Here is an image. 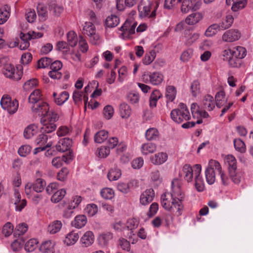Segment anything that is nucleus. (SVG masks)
<instances>
[{
	"label": "nucleus",
	"mask_w": 253,
	"mask_h": 253,
	"mask_svg": "<svg viewBox=\"0 0 253 253\" xmlns=\"http://www.w3.org/2000/svg\"><path fill=\"white\" fill-rule=\"evenodd\" d=\"M181 181L174 179L171 182V192L163 193L161 197L162 206L166 210L175 212L177 216L180 215L183 210L182 201L184 197L181 189Z\"/></svg>",
	"instance_id": "f257e3e1"
},
{
	"label": "nucleus",
	"mask_w": 253,
	"mask_h": 253,
	"mask_svg": "<svg viewBox=\"0 0 253 253\" xmlns=\"http://www.w3.org/2000/svg\"><path fill=\"white\" fill-rule=\"evenodd\" d=\"M246 49L241 46H237L232 48L224 49L221 54L223 60L227 61L231 67H239L241 64V59L246 56Z\"/></svg>",
	"instance_id": "f03ea898"
},
{
	"label": "nucleus",
	"mask_w": 253,
	"mask_h": 253,
	"mask_svg": "<svg viewBox=\"0 0 253 253\" xmlns=\"http://www.w3.org/2000/svg\"><path fill=\"white\" fill-rule=\"evenodd\" d=\"M58 119V114L53 110H49L41 118L42 130L46 133L52 132L56 128L55 123Z\"/></svg>",
	"instance_id": "7ed1b4c3"
},
{
	"label": "nucleus",
	"mask_w": 253,
	"mask_h": 253,
	"mask_svg": "<svg viewBox=\"0 0 253 253\" xmlns=\"http://www.w3.org/2000/svg\"><path fill=\"white\" fill-rule=\"evenodd\" d=\"M0 67L2 68L3 75L10 79L19 80L21 79L22 72L16 69L13 65L9 62L7 56H3L0 58Z\"/></svg>",
	"instance_id": "20e7f679"
},
{
	"label": "nucleus",
	"mask_w": 253,
	"mask_h": 253,
	"mask_svg": "<svg viewBox=\"0 0 253 253\" xmlns=\"http://www.w3.org/2000/svg\"><path fill=\"white\" fill-rule=\"evenodd\" d=\"M172 120L175 122L180 124L187 121L191 118L190 112L186 105L180 103L177 109H173L170 113Z\"/></svg>",
	"instance_id": "39448f33"
},
{
	"label": "nucleus",
	"mask_w": 253,
	"mask_h": 253,
	"mask_svg": "<svg viewBox=\"0 0 253 253\" xmlns=\"http://www.w3.org/2000/svg\"><path fill=\"white\" fill-rule=\"evenodd\" d=\"M225 164L228 165V171L232 180L236 184H238L241 177L237 171V160L232 155H228L225 158Z\"/></svg>",
	"instance_id": "423d86ee"
},
{
	"label": "nucleus",
	"mask_w": 253,
	"mask_h": 253,
	"mask_svg": "<svg viewBox=\"0 0 253 253\" xmlns=\"http://www.w3.org/2000/svg\"><path fill=\"white\" fill-rule=\"evenodd\" d=\"M142 81L153 85H160L164 80V75L159 71L145 72L142 76Z\"/></svg>",
	"instance_id": "0eeeda50"
},
{
	"label": "nucleus",
	"mask_w": 253,
	"mask_h": 253,
	"mask_svg": "<svg viewBox=\"0 0 253 253\" xmlns=\"http://www.w3.org/2000/svg\"><path fill=\"white\" fill-rule=\"evenodd\" d=\"M82 33L89 38L92 44H97L99 42L100 37L96 33L95 27L92 22H85L84 23Z\"/></svg>",
	"instance_id": "6e6552de"
},
{
	"label": "nucleus",
	"mask_w": 253,
	"mask_h": 253,
	"mask_svg": "<svg viewBox=\"0 0 253 253\" xmlns=\"http://www.w3.org/2000/svg\"><path fill=\"white\" fill-rule=\"evenodd\" d=\"M137 23L132 19H127L121 27V37L123 39H131L135 34Z\"/></svg>",
	"instance_id": "1a4fd4ad"
},
{
	"label": "nucleus",
	"mask_w": 253,
	"mask_h": 253,
	"mask_svg": "<svg viewBox=\"0 0 253 253\" xmlns=\"http://www.w3.org/2000/svg\"><path fill=\"white\" fill-rule=\"evenodd\" d=\"M1 107L10 114L16 113L18 108V102L15 99H12L8 95H3L0 100Z\"/></svg>",
	"instance_id": "9d476101"
},
{
	"label": "nucleus",
	"mask_w": 253,
	"mask_h": 253,
	"mask_svg": "<svg viewBox=\"0 0 253 253\" xmlns=\"http://www.w3.org/2000/svg\"><path fill=\"white\" fill-rule=\"evenodd\" d=\"M156 9L149 2H141L138 6L139 16L141 18H153L155 16Z\"/></svg>",
	"instance_id": "9b49d317"
},
{
	"label": "nucleus",
	"mask_w": 253,
	"mask_h": 253,
	"mask_svg": "<svg viewBox=\"0 0 253 253\" xmlns=\"http://www.w3.org/2000/svg\"><path fill=\"white\" fill-rule=\"evenodd\" d=\"M200 0H183L182 2L181 11L183 13H188L190 10L196 11L201 6Z\"/></svg>",
	"instance_id": "f8f14e48"
},
{
	"label": "nucleus",
	"mask_w": 253,
	"mask_h": 253,
	"mask_svg": "<svg viewBox=\"0 0 253 253\" xmlns=\"http://www.w3.org/2000/svg\"><path fill=\"white\" fill-rule=\"evenodd\" d=\"M201 165L200 164L195 165V186L199 192H202L205 189V183L201 175Z\"/></svg>",
	"instance_id": "ddd939ff"
},
{
	"label": "nucleus",
	"mask_w": 253,
	"mask_h": 253,
	"mask_svg": "<svg viewBox=\"0 0 253 253\" xmlns=\"http://www.w3.org/2000/svg\"><path fill=\"white\" fill-rule=\"evenodd\" d=\"M241 37V33L238 30L231 29L224 33L222 40L226 42H232L239 40Z\"/></svg>",
	"instance_id": "4468645a"
},
{
	"label": "nucleus",
	"mask_w": 253,
	"mask_h": 253,
	"mask_svg": "<svg viewBox=\"0 0 253 253\" xmlns=\"http://www.w3.org/2000/svg\"><path fill=\"white\" fill-rule=\"evenodd\" d=\"M180 175L188 183L193 182V176H195V165L192 167L189 164H185L182 167Z\"/></svg>",
	"instance_id": "2eb2a0df"
},
{
	"label": "nucleus",
	"mask_w": 253,
	"mask_h": 253,
	"mask_svg": "<svg viewBox=\"0 0 253 253\" xmlns=\"http://www.w3.org/2000/svg\"><path fill=\"white\" fill-rule=\"evenodd\" d=\"M73 153L69 152L68 154L63 155L62 157H56L54 158L52 160V165L55 168H59L64 163L69 164L73 160Z\"/></svg>",
	"instance_id": "dca6fc26"
},
{
	"label": "nucleus",
	"mask_w": 253,
	"mask_h": 253,
	"mask_svg": "<svg viewBox=\"0 0 253 253\" xmlns=\"http://www.w3.org/2000/svg\"><path fill=\"white\" fill-rule=\"evenodd\" d=\"M31 109L33 113L42 117L49 111V106L47 103L41 101L31 106Z\"/></svg>",
	"instance_id": "f3484780"
},
{
	"label": "nucleus",
	"mask_w": 253,
	"mask_h": 253,
	"mask_svg": "<svg viewBox=\"0 0 253 253\" xmlns=\"http://www.w3.org/2000/svg\"><path fill=\"white\" fill-rule=\"evenodd\" d=\"M155 196V192L153 189L149 188L143 191L140 196V203L143 206H146L150 204L153 200Z\"/></svg>",
	"instance_id": "a211bd4d"
},
{
	"label": "nucleus",
	"mask_w": 253,
	"mask_h": 253,
	"mask_svg": "<svg viewBox=\"0 0 253 253\" xmlns=\"http://www.w3.org/2000/svg\"><path fill=\"white\" fill-rule=\"evenodd\" d=\"M200 34L198 32L190 30L185 31L182 41L186 45L189 46L195 42L200 37Z\"/></svg>",
	"instance_id": "6ab92c4d"
},
{
	"label": "nucleus",
	"mask_w": 253,
	"mask_h": 253,
	"mask_svg": "<svg viewBox=\"0 0 253 253\" xmlns=\"http://www.w3.org/2000/svg\"><path fill=\"white\" fill-rule=\"evenodd\" d=\"M168 159V154L165 152L157 153L150 158L151 162L156 166H160L164 164Z\"/></svg>",
	"instance_id": "aec40b11"
},
{
	"label": "nucleus",
	"mask_w": 253,
	"mask_h": 253,
	"mask_svg": "<svg viewBox=\"0 0 253 253\" xmlns=\"http://www.w3.org/2000/svg\"><path fill=\"white\" fill-rule=\"evenodd\" d=\"M55 242L52 240H45L39 246V251L42 253H54Z\"/></svg>",
	"instance_id": "412c9836"
},
{
	"label": "nucleus",
	"mask_w": 253,
	"mask_h": 253,
	"mask_svg": "<svg viewBox=\"0 0 253 253\" xmlns=\"http://www.w3.org/2000/svg\"><path fill=\"white\" fill-rule=\"evenodd\" d=\"M72 144V140L68 138H64L59 140L55 146V150L59 152H64L70 150Z\"/></svg>",
	"instance_id": "4be33fe9"
},
{
	"label": "nucleus",
	"mask_w": 253,
	"mask_h": 253,
	"mask_svg": "<svg viewBox=\"0 0 253 253\" xmlns=\"http://www.w3.org/2000/svg\"><path fill=\"white\" fill-rule=\"evenodd\" d=\"M215 100L212 96L208 94L204 96L201 103L202 109L211 111L215 108Z\"/></svg>",
	"instance_id": "5701e85b"
},
{
	"label": "nucleus",
	"mask_w": 253,
	"mask_h": 253,
	"mask_svg": "<svg viewBox=\"0 0 253 253\" xmlns=\"http://www.w3.org/2000/svg\"><path fill=\"white\" fill-rule=\"evenodd\" d=\"M177 95L176 88L172 85H168L166 87L165 96L166 98V103L172 102L175 99Z\"/></svg>",
	"instance_id": "b1692460"
},
{
	"label": "nucleus",
	"mask_w": 253,
	"mask_h": 253,
	"mask_svg": "<svg viewBox=\"0 0 253 253\" xmlns=\"http://www.w3.org/2000/svg\"><path fill=\"white\" fill-rule=\"evenodd\" d=\"M94 241V235L91 231L85 232L80 239L82 246L88 247L93 244Z\"/></svg>",
	"instance_id": "393cba45"
},
{
	"label": "nucleus",
	"mask_w": 253,
	"mask_h": 253,
	"mask_svg": "<svg viewBox=\"0 0 253 253\" xmlns=\"http://www.w3.org/2000/svg\"><path fill=\"white\" fill-rule=\"evenodd\" d=\"M72 98L75 103L76 104L81 103L82 100L84 99L85 109L87 108L88 96L85 93L76 90L73 92Z\"/></svg>",
	"instance_id": "a878e982"
},
{
	"label": "nucleus",
	"mask_w": 253,
	"mask_h": 253,
	"mask_svg": "<svg viewBox=\"0 0 253 253\" xmlns=\"http://www.w3.org/2000/svg\"><path fill=\"white\" fill-rule=\"evenodd\" d=\"M156 144L148 142L142 144L141 146V152L143 155H148L153 154L157 151Z\"/></svg>",
	"instance_id": "bb28decb"
},
{
	"label": "nucleus",
	"mask_w": 253,
	"mask_h": 253,
	"mask_svg": "<svg viewBox=\"0 0 253 253\" xmlns=\"http://www.w3.org/2000/svg\"><path fill=\"white\" fill-rule=\"evenodd\" d=\"M145 137L148 141H158L160 137V132L156 127H150L146 130Z\"/></svg>",
	"instance_id": "cd10ccee"
},
{
	"label": "nucleus",
	"mask_w": 253,
	"mask_h": 253,
	"mask_svg": "<svg viewBox=\"0 0 253 253\" xmlns=\"http://www.w3.org/2000/svg\"><path fill=\"white\" fill-rule=\"evenodd\" d=\"M226 3L228 5L232 3L231 9L236 12L243 9L246 6L247 2L246 0H226Z\"/></svg>",
	"instance_id": "c85d7f7f"
},
{
	"label": "nucleus",
	"mask_w": 253,
	"mask_h": 253,
	"mask_svg": "<svg viewBox=\"0 0 253 253\" xmlns=\"http://www.w3.org/2000/svg\"><path fill=\"white\" fill-rule=\"evenodd\" d=\"M203 18V15L201 12H194L186 18L185 23L189 25H194L199 23Z\"/></svg>",
	"instance_id": "c756f323"
},
{
	"label": "nucleus",
	"mask_w": 253,
	"mask_h": 253,
	"mask_svg": "<svg viewBox=\"0 0 253 253\" xmlns=\"http://www.w3.org/2000/svg\"><path fill=\"white\" fill-rule=\"evenodd\" d=\"M191 110L193 118H206L209 117L208 113L205 110H200L197 103H193L191 104Z\"/></svg>",
	"instance_id": "7c9ffc66"
},
{
	"label": "nucleus",
	"mask_w": 253,
	"mask_h": 253,
	"mask_svg": "<svg viewBox=\"0 0 253 253\" xmlns=\"http://www.w3.org/2000/svg\"><path fill=\"white\" fill-rule=\"evenodd\" d=\"M14 205H15V210L16 211H21L26 206L27 202L25 199H21V195L18 190L15 189L14 192Z\"/></svg>",
	"instance_id": "2f4dec72"
},
{
	"label": "nucleus",
	"mask_w": 253,
	"mask_h": 253,
	"mask_svg": "<svg viewBox=\"0 0 253 253\" xmlns=\"http://www.w3.org/2000/svg\"><path fill=\"white\" fill-rule=\"evenodd\" d=\"M42 91L39 89H36L33 90L30 94L28 100L31 106L36 104L42 100Z\"/></svg>",
	"instance_id": "473e14b6"
},
{
	"label": "nucleus",
	"mask_w": 253,
	"mask_h": 253,
	"mask_svg": "<svg viewBox=\"0 0 253 253\" xmlns=\"http://www.w3.org/2000/svg\"><path fill=\"white\" fill-rule=\"evenodd\" d=\"M38 127L35 124L28 126L24 130L23 135L26 139H30L36 135L38 132Z\"/></svg>",
	"instance_id": "72a5a7b5"
},
{
	"label": "nucleus",
	"mask_w": 253,
	"mask_h": 253,
	"mask_svg": "<svg viewBox=\"0 0 253 253\" xmlns=\"http://www.w3.org/2000/svg\"><path fill=\"white\" fill-rule=\"evenodd\" d=\"M162 94L158 89H155L151 92L149 98V105L151 108L156 107L158 101L162 97Z\"/></svg>",
	"instance_id": "f704fd0d"
},
{
	"label": "nucleus",
	"mask_w": 253,
	"mask_h": 253,
	"mask_svg": "<svg viewBox=\"0 0 253 253\" xmlns=\"http://www.w3.org/2000/svg\"><path fill=\"white\" fill-rule=\"evenodd\" d=\"M87 222V218L84 215H77L71 222V225L78 229H80L84 226Z\"/></svg>",
	"instance_id": "c9c22d12"
},
{
	"label": "nucleus",
	"mask_w": 253,
	"mask_h": 253,
	"mask_svg": "<svg viewBox=\"0 0 253 253\" xmlns=\"http://www.w3.org/2000/svg\"><path fill=\"white\" fill-rule=\"evenodd\" d=\"M79 238V236L78 233L73 231H71L66 235L64 243L67 246H72L77 242Z\"/></svg>",
	"instance_id": "e433bc0d"
},
{
	"label": "nucleus",
	"mask_w": 253,
	"mask_h": 253,
	"mask_svg": "<svg viewBox=\"0 0 253 253\" xmlns=\"http://www.w3.org/2000/svg\"><path fill=\"white\" fill-rule=\"evenodd\" d=\"M62 227V223L60 220H56L51 222L48 225L47 231L50 234L58 233Z\"/></svg>",
	"instance_id": "4c0bfd02"
},
{
	"label": "nucleus",
	"mask_w": 253,
	"mask_h": 253,
	"mask_svg": "<svg viewBox=\"0 0 253 253\" xmlns=\"http://www.w3.org/2000/svg\"><path fill=\"white\" fill-rule=\"evenodd\" d=\"M135 182V181L134 180H131L128 183L120 182L117 185V189L124 194H127L130 192V188Z\"/></svg>",
	"instance_id": "58836bf2"
},
{
	"label": "nucleus",
	"mask_w": 253,
	"mask_h": 253,
	"mask_svg": "<svg viewBox=\"0 0 253 253\" xmlns=\"http://www.w3.org/2000/svg\"><path fill=\"white\" fill-rule=\"evenodd\" d=\"M113 234L110 232H104L100 234L98 238L99 244L105 246L108 244L110 241L113 239Z\"/></svg>",
	"instance_id": "ea45409f"
},
{
	"label": "nucleus",
	"mask_w": 253,
	"mask_h": 253,
	"mask_svg": "<svg viewBox=\"0 0 253 253\" xmlns=\"http://www.w3.org/2000/svg\"><path fill=\"white\" fill-rule=\"evenodd\" d=\"M122 175L121 170L118 168L114 167L111 169L107 174L108 179L110 181H116L118 180Z\"/></svg>",
	"instance_id": "a19ab883"
},
{
	"label": "nucleus",
	"mask_w": 253,
	"mask_h": 253,
	"mask_svg": "<svg viewBox=\"0 0 253 253\" xmlns=\"http://www.w3.org/2000/svg\"><path fill=\"white\" fill-rule=\"evenodd\" d=\"M149 178L151 182L156 186L159 185L163 181V178L158 170H154L151 171Z\"/></svg>",
	"instance_id": "79ce46f5"
},
{
	"label": "nucleus",
	"mask_w": 253,
	"mask_h": 253,
	"mask_svg": "<svg viewBox=\"0 0 253 253\" xmlns=\"http://www.w3.org/2000/svg\"><path fill=\"white\" fill-rule=\"evenodd\" d=\"M119 111L121 117L125 119H128L131 114L130 106L126 103H122L120 105Z\"/></svg>",
	"instance_id": "37998d69"
},
{
	"label": "nucleus",
	"mask_w": 253,
	"mask_h": 253,
	"mask_svg": "<svg viewBox=\"0 0 253 253\" xmlns=\"http://www.w3.org/2000/svg\"><path fill=\"white\" fill-rule=\"evenodd\" d=\"M215 102L218 108L223 106L227 102V98L224 91H220L216 93L215 96Z\"/></svg>",
	"instance_id": "c03bdc74"
},
{
	"label": "nucleus",
	"mask_w": 253,
	"mask_h": 253,
	"mask_svg": "<svg viewBox=\"0 0 253 253\" xmlns=\"http://www.w3.org/2000/svg\"><path fill=\"white\" fill-rule=\"evenodd\" d=\"M56 49L61 52L64 56L69 55L70 48L65 42L61 41L58 42L56 44Z\"/></svg>",
	"instance_id": "a18cd8bd"
},
{
	"label": "nucleus",
	"mask_w": 253,
	"mask_h": 253,
	"mask_svg": "<svg viewBox=\"0 0 253 253\" xmlns=\"http://www.w3.org/2000/svg\"><path fill=\"white\" fill-rule=\"evenodd\" d=\"M156 51L155 49L150 50L146 53L142 59V63L145 65H149L154 60L156 57Z\"/></svg>",
	"instance_id": "49530a36"
},
{
	"label": "nucleus",
	"mask_w": 253,
	"mask_h": 253,
	"mask_svg": "<svg viewBox=\"0 0 253 253\" xmlns=\"http://www.w3.org/2000/svg\"><path fill=\"white\" fill-rule=\"evenodd\" d=\"M38 243L39 241L37 239H30L25 243V250L29 253L33 252L37 249Z\"/></svg>",
	"instance_id": "de8ad7c7"
},
{
	"label": "nucleus",
	"mask_w": 253,
	"mask_h": 253,
	"mask_svg": "<svg viewBox=\"0 0 253 253\" xmlns=\"http://www.w3.org/2000/svg\"><path fill=\"white\" fill-rule=\"evenodd\" d=\"M100 194L101 197L106 200H112L115 196V191L111 188L105 187L102 188Z\"/></svg>",
	"instance_id": "09e8293b"
},
{
	"label": "nucleus",
	"mask_w": 253,
	"mask_h": 253,
	"mask_svg": "<svg viewBox=\"0 0 253 253\" xmlns=\"http://www.w3.org/2000/svg\"><path fill=\"white\" fill-rule=\"evenodd\" d=\"M220 30H222V29L219 24H213L207 28L205 34L207 37H212L216 35Z\"/></svg>",
	"instance_id": "8fccbe9b"
},
{
	"label": "nucleus",
	"mask_w": 253,
	"mask_h": 253,
	"mask_svg": "<svg viewBox=\"0 0 253 253\" xmlns=\"http://www.w3.org/2000/svg\"><path fill=\"white\" fill-rule=\"evenodd\" d=\"M233 16L231 14H228L223 19L222 22L219 25L222 30H223L230 27L233 24Z\"/></svg>",
	"instance_id": "3c124183"
},
{
	"label": "nucleus",
	"mask_w": 253,
	"mask_h": 253,
	"mask_svg": "<svg viewBox=\"0 0 253 253\" xmlns=\"http://www.w3.org/2000/svg\"><path fill=\"white\" fill-rule=\"evenodd\" d=\"M66 194V192L64 189L56 190L51 198V202L54 203L59 202L64 198Z\"/></svg>",
	"instance_id": "603ef678"
},
{
	"label": "nucleus",
	"mask_w": 253,
	"mask_h": 253,
	"mask_svg": "<svg viewBox=\"0 0 253 253\" xmlns=\"http://www.w3.org/2000/svg\"><path fill=\"white\" fill-rule=\"evenodd\" d=\"M120 22L119 18L115 15H111L107 17L105 21L106 27L113 28L117 26Z\"/></svg>",
	"instance_id": "864d4df0"
},
{
	"label": "nucleus",
	"mask_w": 253,
	"mask_h": 253,
	"mask_svg": "<svg viewBox=\"0 0 253 253\" xmlns=\"http://www.w3.org/2000/svg\"><path fill=\"white\" fill-rule=\"evenodd\" d=\"M46 185V182L41 178H37L34 184H33V190L36 193L42 192Z\"/></svg>",
	"instance_id": "5fc2aeb1"
},
{
	"label": "nucleus",
	"mask_w": 253,
	"mask_h": 253,
	"mask_svg": "<svg viewBox=\"0 0 253 253\" xmlns=\"http://www.w3.org/2000/svg\"><path fill=\"white\" fill-rule=\"evenodd\" d=\"M108 137V132L105 130H101L94 135V141L96 143H101Z\"/></svg>",
	"instance_id": "6e6d98bb"
},
{
	"label": "nucleus",
	"mask_w": 253,
	"mask_h": 253,
	"mask_svg": "<svg viewBox=\"0 0 253 253\" xmlns=\"http://www.w3.org/2000/svg\"><path fill=\"white\" fill-rule=\"evenodd\" d=\"M69 97V94L67 91H63L58 94V96L54 99V102L58 106L62 105L66 102Z\"/></svg>",
	"instance_id": "4d7b16f0"
},
{
	"label": "nucleus",
	"mask_w": 253,
	"mask_h": 253,
	"mask_svg": "<svg viewBox=\"0 0 253 253\" xmlns=\"http://www.w3.org/2000/svg\"><path fill=\"white\" fill-rule=\"evenodd\" d=\"M20 42H19V48L21 50H25L30 46L29 41L30 39L26 36L25 33H21L20 35Z\"/></svg>",
	"instance_id": "13d9d810"
},
{
	"label": "nucleus",
	"mask_w": 253,
	"mask_h": 253,
	"mask_svg": "<svg viewBox=\"0 0 253 253\" xmlns=\"http://www.w3.org/2000/svg\"><path fill=\"white\" fill-rule=\"evenodd\" d=\"M50 11L55 16H58L63 11V7L55 2H51L49 4Z\"/></svg>",
	"instance_id": "bf43d9fd"
},
{
	"label": "nucleus",
	"mask_w": 253,
	"mask_h": 253,
	"mask_svg": "<svg viewBox=\"0 0 253 253\" xmlns=\"http://www.w3.org/2000/svg\"><path fill=\"white\" fill-rule=\"evenodd\" d=\"M110 150L107 146H102L98 148L95 151V155L98 158H106L110 154Z\"/></svg>",
	"instance_id": "052dcab7"
},
{
	"label": "nucleus",
	"mask_w": 253,
	"mask_h": 253,
	"mask_svg": "<svg viewBox=\"0 0 253 253\" xmlns=\"http://www.w3.org/2000/svg\"><path fill=\"white\" fill-rule=\"evenodd\" d=\"M98 207L94 204H87L84 209V212L89 216L95 215L98 212Z\"/></svg>",
	"instance_id": "680f3d73"
},
{
	"label": "nucleus",
	"mask_w": 253,
	"mask_h": 253,
	"mask_svg": "<svg viewBox=\"0 0 253 253\" xmlns=\"http://www.w3.org/2000/svg\"><path fill=\"white\" fill-rule=\"evenodd\" d=\"M67 41L71 46H75L78 42V39L76 33L73 31L68 33L67 35Z\"/></svg>",
	"instance_id": "e2e57ef3"
},
{
	"label": "nucleus",
	"mask_w": 253,
	"mask_h": 253,
	"mask_svg": "<svg viewBox=\"0 0 253 253\" xmlns=\"http://www.w3.org/2000/svg\"><path fill=\"white\" fill-rule=\"evenodd\" d=\"M207 169L214 171V172L216 171L218 173L222 169L219 163L214 160L209 161Z\"/></svg>",
	"instance_id": "0e129e2a"
},
{
	"label": "nucleus",
	"mask_w": 253,
	"mask_h": 253,
	"mask_svg": "<svg viewBox=\"0 0 253 253\" xmlns=\"http://www.w3.org/2000/svg\"><path fill=\"white\" fill-rule=\"evenodd\" d=\"M10 16L9 7L5 6L3 9L0 10V24H4Z\"/></svg>",
	"instance_id": "69168bd1"
},
{
	"label": "nucleus",
	"mask_w": 253,
	"mask_h": 253,
	"mask_svg": "<svg viewBox=\"0 0 253 253\" xmlns=\"http://www.w3.org/2000/svg\"><path fill=\"white\" fill-rule=\"evenodd\" d=\"M205 173L207 182L210 185L213 184L215 181L214 171L206 168Z\"/></svg>",
	"instance_id": "338daca9"
},
{
	"label": "nucleus",
	"mask_w": 253,
	"mask_h": 253,
	"mask_svg": "<svg viewBox=\"0 0 253 253\" xmlns=\"http://www.w3.org/2000/svg\"><path fill=\"white\" fill-rule=\"evenodd\" d=\"M24 241L23 238H18L15 240L11 244V248L13 252L19 251L23 247Z\"/></svg>",
	"instance_id": "774afa93"
}]
</instances>
